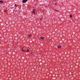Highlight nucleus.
<instances>
[{"label": "nucleus", "mask_w": 80, "mask_h": 80, "mask_svg": "<svg viewBox=\"0 0 80 80\" xmlns=\"http://www.w3.org/2000/svg\"><path fill=\"white\" fill-rule=\"evenodd\" d=\"M36 11V10L35 9H33L32 11V12L34 14H35V11Z\"/></svg>", "instance_id": "f257e3e1"}, {"label": "nucleus", "mask_w": 80, "mask_h": 80, "mask_svg": "<svg viewBox=\"0 0 80 80\" xmlns=\"http://www.w3.org/2000/svg\"><path fill=\"white\" fill-rule=\"evenodd\" d=\"M27 1H28V0H23L22 2L23 3H25V2H27Z\"/></svg>", "instance_id": "f03ea898"}, {"label": "nucleus", "mask_w": 80, "mask_h": 80, "mask_svg": "<svg viewBox=\"0 0 80 80\" xmlns=\"http://www.w3.org/2000/svg\"><path fill=\"white\" fill-rule=\"evenodd\" d=\"M40 39H41V40H42L44 39V38L43 37H41L40 38Z\"/></svg>", "instance_id": "7ed1b4c3"}, {"label": "nucleus", "mask_w": 80, "mask_h": 80, "mask_svg": "<svg viewBox=\"0 0 80 80\" xmlns=\"http://www.w3.org/2000/svg\"><path fill=\"white\" fill-rule=\"evenodd\" d=\"M58 48H61V46L59 45L58 46Z\"/></svg>", "instance_id": "20e7f679"}, {"label": "nucleus", "mask_w": 80, "mask_h": 80, "mask_svg": "<svg viewBox=\"0 0 80 80\" xmlns=\"http://www.w3.org/2000/svg\"><path fill=\"white\" fill-rule=\"evenodd\" d=\"M3 1H2V0L0 1V3H3Z\"/></svg>", "instance_id": "39448f33"}, {"label": "nucleus", "mask_w": 80, "mask_h": 80, "mask_svg": "<svg viewBox=\"0 0 80 80\" xmlns=\"http://www.w3.org/2000/svg\"><path fill=\"white\" fill-rule=\"evenodd\" d=\"M26 51L27 52H29V49H27Z\"/></svg>", "instance_id": "423d86ee"}, {"label": "nucleus", "mask_w": 80, "mask_h": 80, "mask_svg": "<svg viewBox=\"0 0 80 80\" xmlns=\"http://www.w3.org/2000/svg\"><path fill=\"white\" fill-rule=\"evenodd\" d=\"M70 17L71 18H72V15H70Z\"/></svg>", "instance_id": "0eeeda50"}, {"label": "nucleus", "mask_w": 80, "mask_h": 80, "mask_svg": "<svg viewBox=\"0 0 80 80\" xmlns=\"http://www.w3.org/2000/svg\"><path fill=\"white\" fill-rule=\"evenodd\" d=\"M31 36H32V35H29V37H31Z\"/></svg>", "instance_id": "6e6552de"}, {"label": "nucleus", "mask_w": 80, "mask_h": 80, "mask_svg": "<svg viewBox=\"0 0 80 80\" xmlns=\"http://www.w3.org/2000/svg\"><path fill=\"white\" fill-rule=\"evenodd\" d=\"M22 52H25V49H22Z\"/></svg>", "instance_id": "1a4fd4ad"}, {"label": "nucleus", "mask_w": 80, "mask_h": 80, "mask_svg": "<svg viewBox=\"0 0 80 80\" xmlns=\"http://www.w3.org/2000/svg\"><path fill=\"white\" fill-rule=\"evenodd\" d=\"M33 54V52H32L31 53V54L32 55V54Z\"/></svg>", "instance_id": "9d476101"}, {"label": "nucleus", "mask_w": 80, "mask_h": 80, "mask_svg": "<svg viewBox=\"0 0 80 80\" xmlns=\"http://www.w3.org/2000/svg\"><path fill=\"white\" fill-rule=\"evenodd\" d=\"M63 62H64V63L66 62V61H63Z\"/></svg>", "instance_id": "9b49d317"}, {"label": "nucleus", "mask_w": 80, "mask_h": 80, "mask_svg": "<svg viewBox=\"0 0 80 80\" xmlns=\"http://www.w3.org/2000/svg\"><path fill=\"white\" fill-rule=\"evenodd\" d=\"M56 11H57V12H58V10H56Z\"/></svg>", "instance_id": "f8f14e48"}]
</instances>
